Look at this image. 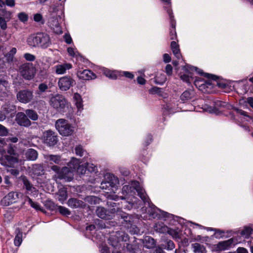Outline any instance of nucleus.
<instances>
[{"label":"nucleus","instance_id":"1","mask_svg":"<svg viewBox=\"0 0 253 253\" xmlns=\"http://www.w3.org/2000/svg\"><path fill=\"white\" fill-rule=\"evenodd\" d=\"M136 192L137 195L149 206L148 213L153 218H159L166 220L171 218L172 215L166 211H161L153 204H150L149 198L147 197L144 190L141 187L139 183L136 181H132L129 185H126L123 187L122 193L124 195L122 199H127L129 205L126 208L130 210L136 203V198L135 197Z\"/></svg>","mask_w":253,"mask_h":253},{"label":"nucleus","instance_id":"2","mask_svg":"<svg viewBox=\"0 0 253 253\" xmlns=\"http://www.w3.org/2000/svg\"><path fill=\"white\" fill-rule=\"evenodd\" d=\"M182 70L180 77L183 81L190 83L193 80L194 72H196L200 75H203L206 79L195 77L196 79L194 81L195 86L200 90L205 93H211L214 91L213 84L212 82L213 75L204 73L202 70L189 65L184 66Z\"/></svg>","mask_w":253,"mask_h":253},{"label":"nucleus","instance_id":"3","mask_svg":"<svg viewBox=\"0 0 253 253\" xmlns=\"http://www.w3.org/2000/svg\"><path fill=\"white\" fill-rule=\"evenodd\" d=\"M81 163L80 160L72 158L68 164V166L64 167L62 169L57 166H51V169L56 173L53 178L55 180H57V179H64L68 181H71L73 178L74 172L77 170Z\"/></svg>","mask_w":253,"mask_h":253},{"label":"nucleus","instance_id":"4","mask_svg":"<svg viewBox=\"0 0 253 253\" xmlns=\"http://www.w3.org/2000/svg\"><path fill=\"white\" fill-rule=\"evenodd\" d=\"M64 11L61 7L55 6L50 8L49 10L48 23L56 34H60L62 33L60 24L64 20Z\"/></svg>","mask_w":253,"mask_h":253},{"label":"nucleus","instance_id":"5","mask_svg":"<svg viewBox=\"0 0 253 253\" xmlns=\"http://www.w3.org/2000/svg\"><path fill=\"white\" fill-rule=\"evenodd\" d=\"M50 105L58 112L64 113L68 108L69 104L64 96L56 94L51 97Z\"/></svg>","mask_w":253,"mask_h":253},{"label":"nucleus","instance_id":"6","mask_svg":"<svg viewBox=\"0 0 253 253\" xmlns=\"http://www.w3.org/2000/svg\"><path fill=\"white\" fill-rule=\"evenodd\" d=\"M56 129L59 133L65 136L72 135L74 131L73 126L67 120L63 119L57 120L55 122Z\"/></svg>","mask_w":253,"mask_h":253},{"label":"nucleus","instance_id":"7","mask_svg":"<svg viewBox=\"0 0 253 253\" xmlns=\"http://www.w3.org/2000/svg\"><path fill=\"white\" fill-rule=\"evenodd\" d=\"M232 113L236 116L237 118H235V119L240 123L241 126L245 127L246 130H249L248 125L253 122L252 117L248 115L246 112L238 108H234Z\"/></svg>","mask_w":253,"mask_h":253},{"label":"nucleus","instance_id":"8","mask_svg":"<svg viewBox=\"0 0 253 253\" xmlns=\"http://www.w3.org/2000/svg\"><path fill=\"white\" fill-rule=\"evenodd\" d=\"M20 75L26 80H30L35 74V69L31 64H24L19 68Z\"/></svg>","mask_w":253,"mask_h":253},{"label":"nucleus","instance_id":"9","mask_svg":"<svg viewBox=\"0 0 253 253\" xmlns=\"http://www.w3.org/2000/svg\"><path fill=\"white\" fill-rule=\"evenodd\" d=\"M75 84V80L70 76H65L61 77L58 81L59 88L63 91H67Z\"/></svg>","mask_w":253,"mask_h":253},{"label":"nucleus","instance_id":"10","mask_svg":"<svg viewBox=\"0 0 253 253\" xmlns=\"http://www.w3.org/2000/svg\"><path fill=\"white\" fill-rule=\"evenodd\" d=\"M128 240V235L122 232L117 233V235L115 237L112 236L109 239L111 245L116 249H117L118 247L119 248V247L122 246L121 242H126Z\"/></svg>","mask_w":253,"mask_h":253},{"label":"nucleus","instance_id":"11","mask_svg":"<svg viewBox=\"0 0 253 253\" xmlns=\"http://www.w3.org/2000/svg\"><path fill=\"white\" fill-rule=\"evenodd\" d=\"M43 143L48 146H53L57 142V137L55 133L52 130L45 131L42 137Z\"/></svg>","mask_w":253,"mask_h":253},{"label":"nucleus","instance_id":"12","mask_svg":"<svg viewBox=\"0 0 253 253\" xmlns=\"http://www.w3.org/2000/svg\"><path fill=\"white\" fill-rule=\"evenodd\" d=\"M22 196V193L20 192H10L1 200V204L4 206H9L16 202Z\"/></svg>","mask_w":253,"mask_h":253},{"label":"nucleus","instance_id":"13","mask_svg":"<svg viewBox=\"0 0 253 253\" xmlns=\"http://www.w3.org/2000/svg\"><path fill=\"white\" fill-rule=\"evenodd\" d=\"M17 100L24 104L31 102L33 99V92L29 90H22L19 91L16 95Z\"/></svg>","mask_w":253,"mask_h":253},{"label":"nucleus","instance_id":"14","mask_svg":"<svg viewBox=\"0 0 253 253\" xmlns=\"http://www.w3.org/2000/svg\"><path fill=\"white\" fill-rule=\"evenodd\" d=\"M237 244L235 238H231L228 240L219 242L215 245V249L217 251H222L229 249Z\"/></svg>","mask_w":253,"mask_h":253},{"label":"nucleus","instance_id":"15","mask_svg":"<svg viewBox=\"0 0 253 253\" xmlns=\"http://www.w3.org/2000/svg\"><path fill=\"white\" fill-rule=\"evenodd\" d=\"M77 77L81 80L88 81L96 78V75L89 70H79L77 72Z\"/></svg>","mask_w":253,"mask_h":253},{"label":"nucleus","instance_id":"16","mask_svg":"<svg viewBox=\"0 0 253 253\" xmlns=\"http://www.w3.org/2000/svg\"><path fill=\"white\" fill-rule=\"evenodd\" d=\"M15 121L20 126L29 127L31 125V122L23 112H18L16 114Z\"/></svg>","mask_w":253,"mask_h":253},{"label":"nucleus","instance_id":"17","mask_svg":"<svg viewBox=\"0 0 253 253\" xmlns=\"http://www.w3.org/2000/svg\"><path fill=\"white\" fill-rule=\"evenodd\" d=\"M73 102L77 109V114L80 115L84 110L83 100L81 95L78 92L73 94Z\"/></svg>","mask_w":253,"mask_h":253},{"label":"nucleus","instance_id":"18","mask_svg":"<svg viewBox=\"0 0 253 253\" xmlns=\"http://www.w3.org/2000/svg\"><path fill=\"white\" fill-rule=\"evenodd\" d=\"M45 162L49 165H63L64 160L62 159L60 156L55 155H47L44 156Z\"/></svg>","mask_w":253,"mask_h":253},{"label":"nucleus","instance_id":"19","mask_svg":"<svg viewBox=\"0 0 253 253\" xmlns=\"http://www.w3.org/2000/svg\"><path fill=\"white\" fill-rule=\"evenodd\" d=\"M155 229L156 231L160 233L167 232L169 234L172 236L173 238H176L178 236V233L175 230L168 228V227L164 225L163 223L156 224Z\"/></svg>","mask_w":253,"mask_h":253},{"label":"nucleus","instance_id":"20","mask_svg":"<svg viewBox=\"0 0 253 253\" xmlns=\"http://www.w3.org/2000/svg\"><path fill=\"white\" fill-rule=\"evenodd\" d=\"M8 153L9 155L5 156V158L8 162V164H7V165L8 166H12L18 162L17 158L16 156L14 150L12 146H9L8 149Z\"/></svg>","mask_w":253,"mask_h":253},{"label":"nucleus","instance_id":"21","mask_svg":"<svg viewBox=\"0 0 253 253\" xmlns=\"http://www.w3.org/2000/svg\"><path fill=\"white\" fill-rule=\"evenodd\" d=\"M39 46L46 48L51 44L50 38L48 35L44 33H39Z\"/></svg>","mask_w":253,"mask_h":253},{"label":"nucleus","instance_id":"22","mask_svg":"<svg viewBox=\"0 0 253 253\" xmlns=\"http://www.w3.org/2000/svg\"><path fill=\"white\" fill-rule=\"evenodd\" d=\"M104 179L109 186L112 188H116L119 184V180L117 177L111 173H106Z\"/></svg>","mask_w":253,"mask_h":253},{"label":"nucleus","instance_id":"23","mask_svg":"<svg viewBox=\"0 0 253 253\" xmlns=\"http://www.w3.org/2000/svg\"><path fill=\"white\" fill-rule=\"evenodd\" d=\"M102 72L105 76L112 80H116L120 74V71L111 70L106 68H103Z\"/></svg>","mask_w":253,"mask_h":253},{"label":"nucleus","instance_id":"24","mask_svg":"<svg viewBox=\"0 0 253 253\" xmlns=\"http://www.w3.org/2000/svg\"><path fill=\"white\" fill-rule=\"evenodd\" d=\"M71 68L72 65L69 63L58 64L54 67L55 73L58 75L65 73L67 70H69Z\"/></svg>","mask_w":253,"mask_h":253},{"label":"nucleus","instance_id":"25","mask_svg":"<svg viewBox=\"0 0 253 253\" xmlns=\"http://www.w3.org/2000/svg\"><path fill=\"white\" fill-rule=\"evenodd\" d=\"M24 185L26 189L27 194L30 195L35 196L37 195L38 192L36 188L34 187L29 181L26 178L23 179Z\"/></svg>","mask_w":253,"mask_h":253},{"label":"nucleus","instance_id":"26","mask_svg":"<svg viewBox=\"0 0 253 253\" xmlns=\"http://www.w3.org/2000/svg\"><path fill=\"white\" fill-rule=\"evenodd\" d=\"M96 214L100 218L105 219H110L113 216V215L109 214V212L102 207H98L97 209Z\"/></svg>","mask_w":253,"mask_h":253},{"label":"nucleus","instance_id":"27","mask_svg":"<svg viewBox=\"0 0 253 253\" xmlns=\"http://www.w3.org/2000/svg\"><path fill=\"white\" fill-rule=\"evenodd\" d=\"M56 198L61 203H63L67 198V193L66 188L64 187L60 188L56 194Z\"/></svg>","mask_w":253,"mask_h":253},{"label":"nucleus","instance_id":"28","mask_svg":"<svg viewBox=\"0 0 253 253\" xmlns=\"http://www.w3.org/2000/svg\"><path fill=\"white\" fill-rule=\"evenodd\" d=\"M39 34L36 35H32L30 36L27 40V42L29 45L32 47L39 46Z\"/></svg>","mask_w":253,"mask_h":253},{"label":"nucleus","instance_id":"29","mask_svg":"<svg viewBox=\"0 0 253 253\" xmlns=\"http://www.w3.org/2000/svg\"><path fill=\"white\" fill-rule=\"evenodd\" d=\"M15 237L14 240V244L15 246L19 247L22 242L23 233L19 228L15 230Z\"/></svg>","mask_w":253,"mask_h":253},{"label":"nucleus","instance_id":"30","mask_svg":"<svg viewBox=\"0 0 253 253\" xmlns=\"http://www.w3.org/2000/svg\"><path fill=\"white\" fill-rule=\"evenodd\" d=\"M194 96V92L193 90H186L181 94L180 99L183 102H186L192 99Z\"/></svg>","mask_w":253,"mask_h":253},{"label":"nucleus","instance_id":"31","mask_svg":"<svg viewBox=\"0 0 253 253\" xmlns=\"http://www.w3.org/2000/svg\"><path fill=\"white\" fill-rule=\"evenodd\" d=\"M171 48L173 52V54L176 57L177 59H180L181 57V54L180 53V50L179 48L178 45L177 43L173 41L171 43Z\"/></svg>","mask_w":253,"mask_h":253},{"label":"nucleus","instance_id":"32","mask_svg":"<svg viewBox=\"0 0 253 253\" xmlns=\"http://www.w3.org/2000/svg\"><path fill=\"white\" fill-rule=\"evenodd\" d=\"M32 172L36 175H41L44 173V169L41 165H34L32 167Z\"/></svg>","mask_w":253,"mask_h":253},{"label":"nucleus","instance_id":"33","mask_svg":"<svg viewBox=\"0 0 253 253\" xmlns=\"http://www.w3.org/2000/svg\"><path fill=\"white\" fill-rule=\"evenodd\" d=\"M166 77L163 73H157L154 82L159 84H163L166 81Z\"/></svg>","mask_w":253,"mask_h":253},{"label":"nucleus","instance_id":"34","mask_svg":"<svg viewBox=\"0 0 253 253\" xmlns=\"http://www.w3.org/2000/svg\"><path fill=\"white\" fill-rule=\"evenodd\" d=\"M247 82H242L239 84L238 92L241 94L246 93L249 89V86Z\"/></svg>","mask_w":253,"mask_h":253},{"label":"nucleus","instance_id":"35","mask_svg":"<svg viewBox=\"0 0 253 253\" xmlns=\"http://www.w3.org/2000/svg\"><path fill=\"white\" fill-rule=\"evenodd\" d=\"M68 206L72 208H77L83 206V202L76 199H71L68 201Z\"/></svg>","mask_w":253,"mask_h":253},{"label":"nucleus","instance_id":"36","mask_svg":"<svg viewBox=\"0 0 253 253\" xmlns=\"http://www.w3.org/2000/svg\"><path fill=\"white\" fill-rule=\"evenodd\" d=\"M27 158L31 161L36 160L38 157V153L37 151L33 149H30L27 150L26 153Z\"/></svg>","mask_w":253,"mask_h":253},{"label":"nucleus","instance_id":"37","mask_svg":"<svg viewBox=\"0 0 253 253\" xmlns=\"http://www.w3.org/2000/svg\"><path fill=\"white\" fill-rule=\"evenodd\" d=\"M193 251L196 253H206V250L204 246L199 243H194L192 245Z\"/></svg>","mask_w":253,"mask_h":253},{"label":"nucleus","instance_id":"38","mask_svg":"<svg viewBox=\"0 0 253 253\" xmlns=\"http://www.w3.org/2000/svg\"><path fill=\"white\" fill-rule=\"evenodd\" d=\"M212 82L213 84V86L216 85L218 86L219 88L222 89V90L224 89L225 87H226L225 86L228 84V82L223 80L217 81L216 77L214 76H213Z\"/></svg>","mask_w":253,"mask_h":253},{"label":"nucleus","instance_id":"39","mask_svg":"<svg viewBox=\"0 0 253 253\" xmlns=\"http://www.w3.org/2000/svg\"><path fill=\"white\" fill-rule=\"evenodd\" d=\"M25 114L27 117L33 121H36L38 119L37 113L32 109H27L25 111Z\"/></svg>","mask_w":253,"mask_h":253},{"label":"nucleus","instance_id":"40","mask_svg":"<svg viewBox=\"0 0 253 253\" xmlns=\"http://www.w3.org/2000/svg\"><path fill=\"white\" fill-rule=\"evenodd\" d=\"M253 231V229L249 226H246L241 232V235L245 238H248Z\"/></svg>","mask_w":253,"mask_h":253},{"label":"nucleus","instance_id":"41","mask_svg":"<svg viewBox=\"0 0 253 253\" xmlns=\"http://www.w3.org/2000/svg\"><path fill=\"white\" fill-rule=\"evenodd\" d=\"M0 17H3V19H6L7 21H9L11 17V12L3 9L0 13Z\"/></svg>","mask_w":253,"mask_h":253},{"label":"nucleus","instance_id":"42","mask_svg":"<svg viewBox=\"0 0 253 253\" xmlns=\"http://www.w3.org/2000/svg\"><path fill=\"white\" fill-rule=\"evenodd\" d=\"M17 49L15 47L11 48L9 52L6 54V57L8 62H11L13 60L14 55L16 53Z\"/></svg>","mask_w":253,"mask_h":253},{"label":"nucleus","instance_id":"43","mask_svg":"<svg viewBox=\"0 0 253 253\" xmlns=\"http://www.w3.org/2000/svg\"><path fill=\"white\" fill-rule=\"evenodd\" d=\"M67 52L69 55L72 57H77L78 56H80V54L76 48L72 47H68L67 48Z\"/></svg>","mask_w":253,"mask_h":253},{"label":"nucleus","instance_id":"44","mask_svg":"<svg viewBox=\"0 0 253 253\" xmlns=\"http://www.w3.org/2000/svg\"><path fill=\"white\" fill-rule=\"evenodd\" d=\"M27 201L28 202L29 204L30 205V206L36 209V210H41L42 209L40 207V206L37 203L34 202L31 198L27 197Z\"/></svg>","mask_w":253,"mask_h":253},{"label":"nucleus","instance_id":"45","mask_svg":"<svg viewBox=\"0 0 253 253\" xmlns=\"http://www.w3.org/2000/svg\"><path fill=\"white\" fill-rule=\"evenodd\" d=\"M120 74H119V77L125 76L126 78L128 79H132L134 77V75L128 71H120Z\"/></svg>","mask_w":253,"mask_h":253},{"label":"nucleus","instance_id":"46","mask_svg":"<svg viewBox=\"0 0 253 253\" xmlns=\"http://www.w3.org/2000/svg\"><path fill=\"white\" fill-rule=\"evenodd\" d=\"M203 109L204 111L209 112L211 113H217V109L215 108L209 106V105L206 104L203 107Z\"/></svg>","mask_w":253,"mask_h":253},{"label":"nucleus","instance_id":"47","mask_svg":"<svg viewBox=\"0 0 253 253\" xmlns=\"http://www.w3.org/2000/svg\"><path fill=\"white\" fill-rule=\"evenodd\" d=\"M75 152L77 155L82 157L84 153V150L81 145L76 146L75 148Z\"/></svg>","mask_w":253,"mask_h":253},{"label":"nucleus","instance_id":"48","mask_svg":"<svg viewBox=\"0 0 253 253\" xmlns=\"http://www.w3.org/2000/svg\"><path fill=\"white\" fill-rule=\"evenodd\" d=\"M60 213L64 215H68L70 214V211L65 207L59 206L58 208Z\"/></svg>","mask_w":253,"mask_h":253},{"label":"nucleus","instance_id":"49","mask_svg":"<svg viewBox=\"0 0 253 253\" xmlns=\"http://www.w3.org/2000/svg\"><path fill=\"white\" fill-rule=\"evenodd\" d=\"M87 168L85 166H84V165L80 164L78 169H77V170L76 171L79 174H84Z\"/></svg>","mask_w":253,"mask_h":253},{"label":"nucleus","instance_id":"50","mask_svg":"<svg viewBox=\"0 0 253 253\" xmlns=\"http://www.w3.org/2000/svg\"><path fill=\"white\" fill-rule=\"evenodd\" d=\"M18 18L19 20L23 22H25L28 20V15L24 12H21L18 15Z\"/></svg>","mask_w":253,"mask_h":253},{"label":"nucleus","instance_id":"51","mask_svg":"<svg viewBox=\"0 0 253 253\" xmlns=\"http://www.w3.org/2000/svg\"><path fill=\"white\" fill-rule=\"evenodd\" d=\"M6 19H3V17H0V27L1 29L5 30L7 28Z\"/></svg>","mask_w":253,"mask_h":253},{"label":"nucleus","instance_id":"52","mask_svg":"<svg viewBox=\"0 0 253 253\" xmlns=\"http://www.w3.org/2000/svg\"><path fill=\"white\" fill-rule=\"evenodd\" d=\"M86 166L87 170L90 172H95L97 170L96 167L92 164L86 163Z\"/></svg>","mask_w":253,"mask_h":253},{"label":"nucleus","instance_id":"53","mask_svg":"<svg viewBox=\"0 0 253 253\" xmlns=\"http://www.w3.org/2000/svg\"><path fill=\"white\" fill-rule=\"evenodd\" d=\"M145 241H148L150 244V245H146V246L147 248H150L152 247L155 244L154 240L150 237H146L145 239Z\"/></svg>","mask_w":253,"mask_h":253},{"label":"nucleus","instance_id":"54","mask_svg":"<svg viewBox=\"0 0 253 253\" xmlns=\"http://www.w3.org/2000/svg\"><path fill=\"white\" fill-rule=\"evenodd\" d=\"M47 85L44 83L41 84L39 85V89L41 92H45L47 89Z\"/></svg>","mask_w":253,"mask_h":253},{"label":"nucleus","instance_id":"55","mask_svg":"<svg viewBox=\"0 0 253 253\" xmlns=\"http://www.w3.org/2000/svg\"><path fill=\"white\" fill-rule=\"evenodd\" d=\"M64 39L65 42L68 44H70L72 42V39L69 34L66 33L64 36Z\"/></svg>","mask_w":253,"mask_h":253},{"label":"nucleus","instance_id":"56","mask_svg":"<svg viewBox=\"0 0 253 253\" xmlns=\"http://www.w3.org/2000/svg\"><path fill=\"white\" fill-rule=\"evenodd\" d=\"M34 19L36 22H41L42 23H43L42 21V17L41 14L37 13L34 16Z\"/></svg>","mask_w":253,"mask_h":253},{"label":"nucleus","instance_id":"57","mask_svg":"<svg viewBox=\"0 0 253 253\" xmlns=\"http://www.w3.org/2000/svg\"><path fill=\"white\" fill-rule=\"evenodd\" d=\"M129 232L132 234H136L138 233L139 230L136 226L131 225L129 229Z\"/></svg>","mask_w":253,"mask_h":253},{"label":"nucleus","instance_id":"58","mask_svg":"<svg viewBox=\"0 0 253 253\" xmlns=\"http://www.w3.org/2000/svg\"><path fill=\"white\" fill-rule=\"evenodd\" d=\"M171 25L172 26V29L170 30V39L171 40H173L176 38V34L175 30L174 28L173 27L174 24L173 23H171Z\"/></svg>","mask_w":253,"mask_h":253},{"label":"nucleus","instance_id":"59","mask_svg":"<svg viewBox=\"0 0 253 253\" xmlns=\"http://www.w3.org/2000/svg\"><path fill=\"white\" fill-rule=\"evenodd\" d=\"M24 57L27 60L30 61H34L35 59V57L33 55L30 53L25 54Z\"/></svg>","mask_w":253,"mask_h":253},{"label":"nucleus","instance_id":"60","mask_svg":"<svg viewBox=\"0 0 253 253\" xmlns=\"http://www.w3.org/2000/svg\"><path fill=\"white\" fill-rule=\"evenodd\" d=\"M225 88L223 90V91L225 92H229L231 90L233 89V86L231 85L229 83H228V84L225 86Z\"/></svg>","mask_w":253,"mask_h":253},{"label":"nucleus","instance_id":"61","mask_svg":"<svg viewBox=\"0 0 253 253\" xmlns=\"http://www.w3.org/2000/svg\"><path fill=\"white\" fill-rule=\"evenodd\" d=\"M1 86L6 88L8 87V83L3 79L0 78V86Z\"/></svg>","mask_w":253,"mask_h":253},{"label":"nucleus","instance_id":"62","mask_svg":"<svg viewBox=\"0 0 253 253\" xmlns=\"http://www.w3.org/2000/svg\"><path fill=\"white\" fill-rule=\"evenodd\" d=\"M7 132V129L0 124V135H6Z\"/></svg>","mask_w":253,"mask_h":253},{"label":"nucleus","instance_id":"63","mask_svg":"<svg viewBox=\"0 0 253 253\" xmlns=\"http://www.w3.org/2000/svg\"><path fill=\"white\" fill-rule=\"evenodd\" d=\"M172 68L170 64H168L166 67V72L168 75L170 76L172 74Z\"/></svg>","mask_w":253,"mask_h":253},{"label":"nucleus","instance_id":"64","mask_svg":"<svg viewBox=\"0 0 253 253\" xmlns=\"http://www.w3.org/2000/svg\"><path fill=\"white\" fill-rule=\"evenodd\" d=\"M137 81L139 84H141V85H143V84H145V83L146 82V80L144 78H143L141 76L137 77Z\"/></svg>","mask_w":253,"mask_h":253}]
</instances>
